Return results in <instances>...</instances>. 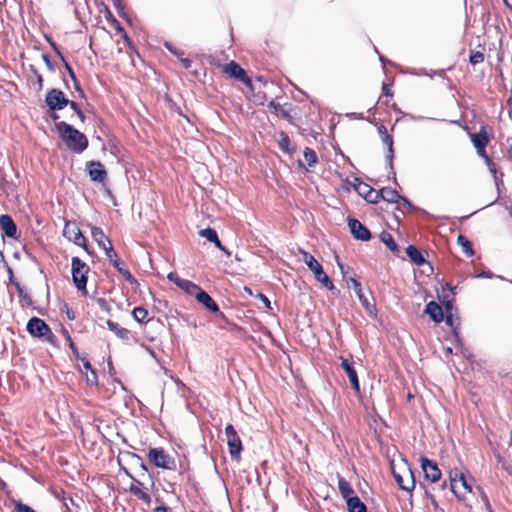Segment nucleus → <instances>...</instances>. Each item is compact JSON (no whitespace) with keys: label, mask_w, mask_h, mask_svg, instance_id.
<instances>
[{"label":"nucleus","mask_w":512,"mask_h":512,"mask_svg":"<svg viewBox=\"0 0 512 512\" xmlns=\"http://www.w3.org/2000/svg\"><path fill=\"white\" fill-rule=\"evenodd\" d=\"M56 129L66 146L75 153L83 152L88 146L87 137L64 121L55 124Z\"/></svg>","instance_id":"f257e3e1"},{"label":"nucleus","mask_w":512,"mask_h":512,"mask_svg":"<svg viewBox=\"0 0 512 512\" xmlns=\"http://www.w3.org/2000/svg\"><path fill=\"white\" fill-rule=\"evenodd\" d=\"M303 256V262L313 272L315 279L320 282L328 290L335 288L333 282L330 280L328 275L324 272L322 265L308 252L301 250Z\"/></svg>","instance_id":"f03ea898"},{"label":"nucleus","mask_w":512,"mask_h":512,"mask_svg":"<svg viewBox=\"0 0 512 512\" xmlns=\"http://www.w3.org/2000/svg\"><path fill=\"white\" fill-rule=\"evenodd\" d=\"M72 278L78 290L86 292L87 285V265L78 257L72 258Z\"/></svg>","instance_id":"7ed1b4c3"},{"label":"nucleus","mask_w":512,"mask_h":512,"mask_svg":"<svg viewBox=\"0 0 512 512\" xmlns=\"http://www.w3.org/2000/svg\"><path fill=\"white\" fill-rule=\"evenodd\" d=\"M91 234L93 239L98 243L99 247L105 251L108 259L110 261H114L118 266V255L114 251L109 238L104 234L103 230L99 227H93L91 229Z\"/></svg>","instance_id":"20e7f679"},{"label":"nucleus","mask_w":512,"mask_h":512,"mask_svg":"<svg viewBox=\"0 0 512 512\" xmlns=\"http://www.w3.org/2000/svg\"><path fill=\"white\" fill-rule=\"evenodd\" d=\"M148 459L156 467L172 469L175 466L174 460L161 448H152L148 453Z\"/></svg>","instance_id":"39448f33"},{"label":"nucleus","mask_w":512,"mask_h":512,"mask_svg":"<svg viewBox=\"0 0 512 512\" xmlns=\"http://www.w3.org/2000/svg\"><path fill=\"white\" fill-rule=\"evenodd\" d=\"M225 435L231 457L239 459L242 451V442L233 425L229 424L226 426Z\"/></svg>","instance_id":"423d86ee"},{"label":"nucleus","mask_w":512,"mask_h":512,"mask_svg":"<svg viewBox=\"0 0 512 512\" xmlns=\"http://www.w3.org/2000/svg\"><path fill=\"white\" fill-rule=\"evenodd\" d=\"M45 102L51 110L55 111L66 107L69 100L61 90L51 89L46 95Z\"/></svg>","instance_id":"0eeeda50"},{"label":"nucleus","mask_w":512,"mask_h":512,"mask_svg":"<svg viewBox=\"0 0 512 512\" xmlns=\"http://www.w3.org/2000/svg\"><path fill=\"white\" fill-rule=\"evenodd\" d=\"M49 328L45 321L38 317H32L27 323V331L37 338H43L49 332Z\"/></svg>","instance_id":"6e6552de"},{"label":"nucleus","mask_w":512,"mask_h":512,"mask_svg":"<svg viewBox=\"0 0 512 512\" xmlns=\"http://www.w3.org/2000/svg\"><path fill=\"white\" fill-rule=\"evenodd\" d=\"M421 468L424 472L425 478L432 483H435L441 478V471L439 470L437 464L426 457H422L421 459Z\"/></svg>","instance_id":"1a4fd4ad"},{"label":"nucleus","mask_w":512,"mask_h":512,"mask_svg":"<svg viewBox=\"0 0 512 512\" xmlns=\"http://www.w3.org/2000/svg\"><path fill=\"white\" fill-rule=\"evenodd\" d=\"M392 472H393L395 481L397 482V484L399 485V487L402 490L410 492L414 489L415 480L413 477V473L411 472V470L409 468H407V467L405 468L404 475H401L400 473L396 472L394 469Z\"/></svg>","instance_id":"9d476101"},{"label":"nucleus","mask_w":512,"mask_h":512,"mask_svg":"<svg viewBox=\"0 0 512 512\" xmlns=\"http://www.w3.org/2000/svg\"><path fill=\"white\" fill-rule=\"evenodd\" d=\"M348 226L352 235L361 241H368L371 238L370 231L357 219H349Z\"/></svg>","instance_id":"9b49d317"},{"label":"nucleus","mask_w":512,"mask_h":512,"mask_svg":"<svg viewBox=\"0 0 512 512\" xmlns=\"http://www.w3.org/2000/svg\"><path fill=\"white\" fill-rule=\"evenodd\" d=\"M87 170L92 181L104 182L107 177V172L99 161L88 162Z\"/></svg>","instance_id":"f8f14e48"},{"label":"nucleus","mask_w":512,"mask_h":512,"mask_svg":"<svg viewBox=\"0 0 512 512\" xmlns=\"http://www.w3.org/2000/svg\"><path fill=\"white\" fill-rule=\"evenodd\" d=\"M341 367L346 372L354 391L356 393H359L360 386H359V381H358V375L353 366V363L349 362L348 359L341 358Z\"/></svg>","instance_id":"ddd939ff"},{"label":"nucleus","mask_w":512,"mask_h":512,"mask_svg":"<svg viewBox=\"0 0 512 512\" xmlns=\"http://www.w3.org/2000/svg\"><path fill=\"white\" fill-rule=\"evenodd\" d=\"M224 71L229 76H231L235 79H238L246 84L250 82L249 78L246 76L245 70L234 61H231L230 63H228L225 66Z\"/></svg>","instance_id":"4468645a"},{"label":"nucleus","mask_w":512,"mask_h":512,"mask_svg":"<svg viewBox=\"0 0 512 512\" xmlns=\"http://www.w3.org/2000/svg\"><path fill=\"white\" fill-rule=\"evenodd\" d=\"M0 229L9 238H16L17 236L16 224L9 215L0 216Z\"/></svg>","instance_id":"2eb2a0df"},{"label":"nucleus","mask_w":512,"mask_h":512,"mask_svg":"<svg viewBox=\"0 0 512 512\" xmlns=\"http://www.w3.org/2000/svg\"><path fill=\"white\" fill-rule=\"evenodd\" d=\"M470 140L473 143L475 149L486 148L490 138L484 126H482L477 133L470 134Z\"/></svg>","instance_id":"dca6fc26"},{"label":"nucleus","mask_w":512,"mask_h":512,"mask_svg":"<svg viewBox=\"0 0 512 512\" xmlns=\"http://www.w3.org/2000/svg\"><path fill=\"white\" fill-rule=\"evenodd\" d=\"M425 313H427L430 316V318L436 323H440L444 320V311L442 307L435 301H430L426 305Z\"/></svg>","instance_id":"f3484780"},{"label":"nucleus","mask_w":512,"mask_h":512,"mask_svg":"<svg viewBox=\"0 0 512 512\" xmlns=\"http://www.w3.org/2000/svg\"><path fill=\"white\" fill-rule=\"evenodd\" d=\"M195 298L197 299V301L200 304L205 306V308L208 309L209 311H211V312L219 311V307H218L217 303L212 299V297L209 294H207L202 289H200V291L197 293Z\"/></svg>","instance_id":"a211bd4d"},{"label":"nucleus","mask_w":512,"mask_h":512,"mask_svg":"<svg viewBox=\"0 0 512 512\" xmlns=\"http://www.w3.org/2000/svg\"><path fill=\"white\" fill-rule=\"evenodd\" d=\"M199 235L201 237L205 238L206 240H208L209 242L214 243L216 245V247L219 248L220 250H225V247L221 244V242L218 238L217 232L214 229H212V228L202 229V230H200Z\"/></svg>","instance_id":"6ab92c4d"},{"label":"nucleus","mask_w":512,"mask_h":512,"mask_svg":"<svg viewBox=\"0 0 512 512\" xmlns=\"http://www.w3.org/2000/svg\"><path fill=\"white\" fill-rule=\"evenodd\" d=\"M460 476H464V474L458 471L457 469L452 470L450 472V486L452 492L455 494L456 497L463 498V493L458 487V480L460 479Z\"/></svg>","instance_id":"aec40b11"},{"label":"nucleus","mask_w":512,"mask_h":512,"mask_svg":"<svg viewBox=\"0 0 512 512\" xmlns=\"http://www.w3.org/2000/svg\"><path fill=\"white\" fill-rule=\"evenodd\" d=\"M107 327L110 331L115 333L120 339L122 340H129L130 338V331L126 328L119 327V325L111 320L107 321Z\"/></svg>","instance_id":"412c9836"},{"label":"nucleus","mask_w":512,"mask_h":512,"mask_svg":"<svg viewBox=\"0 0 512 512\" xmlns=\"http://www.w3.org/2000/svg\"><path fill=\"white\" fill-rule=\"evenodd\" d=\"M338 489L344 499L348 500L353 497L354 490L350 483L340 475H338Z\"/></svg>","instance_id":"4be33fe9"},{"label":"nucleus","mask_w":512,"mask_h":512,"mask_svg":"<svg viewBox=\"0 0 512 512\" xmlns=\"http://www.w3.org/2000/svg\"><path fill=\"white\" fill-rule=\"evenodd\" d=\"M346 502L349 512H367L365 504L357 496L349 498Z\"/></svg>","instance_id":"5701e85b"},{"label":"nucleus","mask_w":512,"mask_h":512,"mask_svg":"<svg viewBox=\"0 0 512 512\" xmlns=\"http://www.w3.org/2000/svg\"><path fill=\"white\" fill-rule=\"evenodd\" d=\"M348 283H351L352 284V287L355 291V293L357 294L360 302L367 308V309H370V304L367 300V298L365 297L363 291H362V287H361V283L358 282L356 279L354 278H349L348 280Z\"/></svg>","instance_id":"b1692460"},{"label":"nucleus","mask_w":512,"mask_h":512,"mask_svg":"<svg viewBox=\"0 0 512 512\" xmlns=\"http://www.w3.org/2000/svg\"><path fill=\"white\" fill-rule=\"evenodd\" d=\"M406 253L415 264L422 265L425 263L422 253L415 246L409 245L406 248Z\"/></svg>","instance_id":"393cba45"},{"label":"nucleus","mask_w":512,"mask_h":512,"mask_svg":"<svg viewBox=\"0 0 512 512\" xmlns=\"http://www.w3.org/2000/svg\"><path fill=\"white\" fill-rule=\"evenodd\" d=\"M381 197L383 200L390 202V203H398L401 196L399 193L392 188H383L380 191Z\"/></svg>","instance_id":"a878e982"},{"label":"nucleus","mask_w":512,"mask_h":512,"mask_svg":"<svg viewBox=\"0 0 512 512\" xmlns=\"http://www.w3.org/2000/svg\"><path fill=\"white\" fill-rule=\"evenodd\" d=\"M138 485H135V484H132L130 487H129V491L136 497H138L139 499H141L142 501L146 502V503H150L151 502V496L144 492L140 487L139 485L141 483L137 482Z\"/></svg>","instance_id":"bb28decb"},{"label":"nucleus","mask_w":512,"mask_h":512,"mask_svg":"<svg viewBox=\"0 0 512 512\" xmlns=\"http://www.w3.org/2000/svg\"><path fill=\"white\" fill-rule=\"evenodd\" d=\"M488 170L491 172L494 178V182L497 187L502 183L503 173H498L495 163L492 161V159H489L485 162Z\"/></svg>","instance_id":"cd10ccee"},{"label":"nucleus","mask_w":512,"mask_h":512,"mask_svg":"<svg viewBox=\"0 0 512 512\" xmlns=\"http://www.w3.org/2000/svg\"><path fill=\"white\" fill-rule=\"evenodd\" d=\"M457 243L462 247V250L466 255L472 256L474 254L472 244L465 236L459 235L457 237Z\"/></svg>","instance_id":"c85d7f7f"},{"label":"nucleus","mask_w":512,"mask_h":512,"mask_svg":"<svg viewBox=\"0 0 512 512\" xmlns=\"http://www.w3.org/2000/svg\"><path fill=\"white\" fill-rule=\"evenodd\" d=\"M381 241L393 252L398 251L397 244L395 243L393 236L388 232H382L380 234Z\"/></svg>","instance_id":"c756f323"},{"label":"nucleus","mask_w":512,"mask_h":512,"mask_svg":"<svg viewBox=\"0 0 512 512\" xmlns=\"http://www.w3.org/2000/svg\"><path fill=\"white\" fill-rule=\"evenodd\" d=\"M303 155L308 167H313L318 162L316 152L311 148H305Z\"/></svg>","instance_id":"7c9ffc66"},{"label":"nucleus","mask_w":512,"mask_h":512,"mask_svg":"<svg viewBox=\"0 0 512 512\" xmlns=\"http://www.w3.org/2000/svg\"><path fill=\"white\" fill-rule=\"evenodd\" d=\"M382 142L387 146L388 148V154H387V159L389 161V165L390 167H392V160H393V154H394V151H393V138L391 135L389 134H385L383 136V138H381Z\"/></svg>","instance_id":"2f4dec72"},{"label":"nucleus","mask_w":512,"mask_h":512,"mask_svg":"<svg viewBox=\"0 0 512 512\" xmlns=\"http://www.w3.org/2000/svg\"><path fill=\"white\" fill-rule=\"evenodd\" d=\"M180 289L185 291L187 294L195 297L201 288L195 283L191 282L190 280H186Z\"/></svg>","instance_id":"473e14b6"},{"label":"nucleus","mask_w":512,"mask_h":512,"mask_svg":"<svg viewBox=\"0 0 512 512\" xmlns=\"http://www.w3.org/2000/svg\"><path fill=\"white\" fill-rule=\"evenodd\" d=\"M132 314L134 319L140 323L145 322L148 318V311L143 307L134 308Z\"/></svg>","instance_id":"72a5a7b5"},{"label":"nucleus","mask_w":512,"mask_h":512,"mask_svg":"<svg viewBox=\"0 0 512 512\" xmlns=\"http://www.w3.org/2000/svg\"><path fill=\"white\" fill-rule=\"evenodd\" d=\"M73 233H74V236L73 237L69 236V239L72 240L76 245L83 247L89 253V250L86 246L85 237L81 234V232L79 230H77V231L73 230Z\"/></svg>","instance_id":"f704fd0d"},{"label":"nucleus","mask_w":512,"mask_h":512,"mask_svg":"<svg viewBox=\"0 0 512 512\" xmlns=\"http://www.w3.org/2000/svg\"><path fill=\"white\" fill-rule=\"evenodd\" d=\"M15 287L17 289L21 301L27 306L31 305L32 299L30 295L24 290V288L19 283H15Z\"/></svg>","instance_id":"c9c22d12"},{"label":"nucleus","mask_w":512,"mask_h":512,"mask_svg":"<svg viewBox=\"0 0 512 512\" xmlns=\"http://www.w3.org/2000/svg\"><path fill=\"white\" fill-rule=\"evenodd\" d=\"M279 146L283 151L287 153H292V149L290 148L289 137L284 132L280 133Z\"/></svg>","instance_id":"e433bc0d"},{"label":"nucleus","mask_w":512,"mask_h":512,"mask_svg":"<svg viewBox=\"0 0 512 512\" xmlns=\"http://www.w3.org/2000/svg\"><path fill=\"white\" fill-rule=\"evenodd\" d=\"M111 262L113 263L114 267H115V268H117V270L119 271V273H120V274H122V275L126 278V280H128V281H129V282H131V283L136 282V280L133 278V276L131 275V273H130L127 269H125V268H123V267L121 266V263H120V260H119V259H118V266L115 264V262H114V261H111Z\"/></svg>","instance_id":"4c0bfd02"},{"label":"nucleus","mask_w":512,"mask_h":512,"mask_svg":"<svg viewBox=\"0 0 512 512\" xmlns=\"http://www.w3.org/2000/svg\"><path fill=\"white\" fill-rule=\"evenodd\" d=\"M446 315L444 317V320L446 322L447 325H449L453 330H454V334L455 336L457 337V332H456V328H454V319H453V316L451 314V306H450V303H447L446 305Z\"/></svg>","instance_id":"58836bf2"},{"label":"nucleus","mask_w":512,"mask_h":512,"mask_svg":"<svg viewBox=\"0 0 512 512\" xmlns=\"http://www.w3.org/2000/svg\"><path fill=\"white\" fill-rule=\"evenodd\" d=\"M458 487L461 490V492L463 493V497L465 496V493L472 491V488L468 484L465 476H460V479L458 480Z\"/></svg>","instance_id":"ea45409f"},{"label":"nucleus","mask_w":512,"mask_h":512,"mask_svg":"<svg viewBox=\"0 0 512 512\" xmlns=\"http://www.w3.org/2000/svg\"><path fill=\"white\" fill-rule=\"evenodd\" d=\"M167 278L173 282L174 284H176L179 288H181L183 286V283H185V281L187 279H183L181 277H179L176 273L174 272H170L167 276Z\"/></svg>","instance_id":"a19ab883"},{"label":"nucleus","mask_w":512,"mask_h":512,"mask_svg":"<svg viewBox=\"0 0 512 512\" xmlns=\"http://www.w3.org/2000/svg\"><path fill=\"white\" fill-rule=\"evenodd\" d=\"M166 47L173 53L175 54L177 57H180V54L178 52H176L175 50L172 49V47L170 45H166ZM181 63L183 64V66L186 68V69H189L191 66H192V61L188 58H179Z\"/></svg>","instance_id":"79ce46f5"},{"label":"nucleus","mask_w":512,"mask_h":512,"mask_svg":"<svg viewBox=\"0 0 512 512\" xmlns=\"http://www.w3.org/2000/svg\"><path fill=\"white\" fill-rule=\"evenodd\" d=\"M15 511L16 512H36L30 506L23 504L21 502H15Z\"/></svg>","instance_id":"37998d69"},{"label":"nucleus","mask_w":512,"mask_h":512,"mask_svg":"<svg viewBox=\"0 0 512 512\" xmlns=\"http://www.w3.org/2000/svg\"><path fill=\"white\" fill-rule=\"evenodd\" d=\"M484 60V55L481 52H475L470 56V62L475 65Z\"/></svg>","instance_id":"c03bdc74"},{"label":"nucleus","mask_w":512,"mask_h":512,"mask_svg":"<svg viewBox=\"0 0 512 512\" xmlns=\"http://www.w3.org/2000/svg\"><path fill=\"white\" fill-rule=\"evenodd\" d=\"M86 381L90 385H93L97 382V375L93 370H91L90 374L86 373Z\"/></svg>","instance_id":"a18cd8bd"},{"label":"nucleus","mask_w":512,"mask_h":512,"mask_svg":"<svg viewBox=\"0 0 512 512\" xmlns=\"http://www.w3.org/2000/svg\"><path fill=\"white\" fill-rule=\"evenodd\" d=\"M43 338H45L52 345H56V336L52 333L50 328L49 332Z\"/></svg>","instance_id":"49530a36"},{"label":"nucleus","mask_w":512,"mask_h":512,"mask_svg":"<svg viewBox=\"0 0 512 512\" xmlns=\"http://www.w3.org/2000/svg\"><path fill=\"white\" fill-rule=\"evenodd\" d=\"M476 152H477L478 156H479V157H481V158L484 160V162H486V161H488L489 159H491V158L488 156V154L486 153L485 148L477 149V150H476Z\"/></svg>","instance_id":"de8ad7c7"},{"label":"nucleus","mask_w":512,"mask_h":512,"mask_svg":"<svg viewBox=\"0 0 512 512\" xmlns=\"http://www.w3.org/2000/svg\"><path fill=\"white\" fill-rule=\"evenodd\" d=\"M382 94L385 95V96H392L393 95L390 85L383 84Z\"/></svg>","instance_id":"09e8293b"},{"label":"nucleus","mask_w":512,"mask_h":512,"mask_svg":"<svg viewBox=\"0 0 512 512\" xmlns=\"http://www.w3.org/2000/svg\"><path fill=\"white\" fill-rule=\"evenodd\" d=\"M269 107L276 113V114H279L281 109H280V105L275 103L274 101H271L269 103Z\"/></svg>","instance_id":"8fccbe9b"},{"label":"nucleus","mask_w":512,"mask_h":512,"mask_svg":"<svg viewBox=\"0 0 512 512\" xmlns=\"http://www.w3.org/2000/svg\"><path fill=\"white\" fill-rule=\"evenodd\" d=\"M42 59H43V60H44V62L46 63L47 67H48L50 70H53V64H52V62H51V60H50L49 56H48V55H46V54H43V55H42Z\"/></svg>","instance_id":"3c124183"},{"label":"nucleus","mask_w":512,"mask_h":512,"mask_svg":"<svg viewBox=\"0 0 512 512\" xmlns=\"http://www.w3.org/2000/svg\"><path fill=\"white\" fill-rule=\"evenodd\" d=\"M259 297L262 300V302L264 303V305L267 308L271 309V303H270L269 299L265 295H263V294H260Z\"/></svg>","instance_id":"603ef678"},{"label":"nucleus","mask_w":512,"mask_h":512,"mask_svg":"<svg viewBox=\"0 0 512 512\" xmlns=\"http://www.w3.org/2000/svg\"><path fill=\"white\" fill-rule=\"evenodd\" d=\"M398 203H401L402 205L404 206H407L409 209H412V204L404 197L401 196V198L399 199V202Z\"/></svg>","instance_id":"864d4df0"},{"label":"nucleus","mask_w":512,"mask_h":512,"mask_svg":"<svg viewBox=\"0 0 512 512\" xmlns=\"http://www.w3.org/2000/svg\"><path fill=\"white\" fill-rule=\"evenodd\" d=\"M34 74H35V76L37 78V83L39 85V89H42V87H43V78H42V76L39 73H37V71H35V70H34Z\"/></svg>","instance_id":"5fc2aeb1"},{"label":"nucleus","mask_w":512,"mask_h":512,"mask_svg":"<svg viewBox=\"0 0 512 512\" xmlns=\"http://www.w3.org/2000/svg\"><path fill=\"white\" fill-rule=\"evenodd\" d=\"M378 133H379V135H380V138H383V136H384L385 134H388V131H387V129H386V127H385V126L380 125V126L378 127Z\"/></svg>","instance_id":"6e6d98bb"},{"label":"nucleus","mask_w":512,"mask_h":512,"mask_svg":"<svg viewBox=\"0 0 512 512\" xmlns=\"http://www.w3.org/2000/svg\"><path fill=\"white\" fill-rule=\"evenodd\" d=\"M62 334L68 343L72 342L71 336L66 329H62Z\"/></svg>","instance_id":"4d7b16f0"},{"label":"nucleus","mask_w":512,"mask_h":512,"mask_svg":"<svg viewBox=\"0 0 512 512\" xmlns=\"http://www.w3.org/2000/svg\"><path fill=\"white\" fill-rule=\"evenodd\" d=\"M154 512H170V509L166 506H159L154 509Z\"/></svg>","instance_id":"13d9d810"},{"label":"nucleus","mask_w":512,"mask_h":512,"mask_svg":"<svg viewBox=\"0 0 512 512\" xmlns=\"http://www.w3.org/2000/svg\"><path fill=\"white\" fill-rule=\"evenodd\" d=\"M411 120H414V121H423L425 119H427L426 117L424 116H421V115H410L409 116Z\"/></svg>","instance_id":"bf43d9fd"},{"label":"nucleus","mask_w":512,"mask_h":512,"mask_svg":"<svg viewBox=\"0 0 512 512\" xmlns=\"http://www.w3.org/2000/svg\"><path fill=\"white\" fill-rule=\"evenodd\" d=\"M146 350H147V351H148V353H149L153 358H155V359H156V361L161 365V362H160V360L156 357L155 352H154L152 349L148 348V347H146Z\"/></svg>","instance_id":"052dcab7"},{"label":"nucleus","mask_w":512,"mask_h":512,"mask_svg":"<svg viewBox=\"0 0 512 512\" xmlns=\"http://www.w3.org/2000/svg\"><path fill=\"white\" fill-rule=\"evenodd\" d=\"M68 105H70V107L77 113V110H80L78 108V105L77 103H75L74 101H69Z\"/></svg>","instance_id":"680f3d73"},{"label":"nucleus","mask_w":512,"mask_h":512,"mask_svg":"<svg viewBox=\"0 0 512 512\" xmlns=\"http://www.w3.org/2000/svg\"><path fill=\"white\" fill-rule=\"evenodd\" d=\"M83 366L86 369V371H90L91 372L92 368H91V364L89 363V361L84 360L83 361Z\"/></svg>","instance_id":"e2e57ef3"},{"label":"nucleus","mask_w":512,"mask_h":512,"mask_svg":"<svg viewBox=\"0 0 512 512\" xmlns=\"http://www.w3.org/2000/svg\"><path fill=\"white\" fill-rule=\"evenodd\" d=\"M68 344H69V347L71 348V350L73 351V353H74L75 355H78V350H77V348H76V346H75L74 342L72 341V342H70V343H68Z\"/></svg>","instance_id":"0e129e2a"},{"label":"nucleus","mask_w":512,"mask_h":512,"mask_svg":"<svg viewBox=\"0 0 512 512\" xmlns=\"http://www.w3.org/2000/svg\"><path fill=\"white\" fill-rule=\"evenodd\" d=\"M77 115L80 118V120L83 122L85 119V116L81 110H77Z\"/></svg>","instance_id":"69168bd1"},{"label":"nucleus","mask_w":512,"mask_h":512,"mask_svg":"<svg viewBox=\"0 0 512 512\" xmlns=\"http://www.w3.org/2000/svg\"><path fill=\"white\" fill-rule=\"evenodd\" d=\"M482 498H483V500H484V502H485L486 506H487V507H490L489 500H488L487 496H486L484 493H483Z\"/></svg>","instance_id":"338daca9"},{"label":"nucleus","mask_w":512,"mask_h":512,"mask_svg":"<svg viewBox=\"0 0 512 512\" xmlns=\"http://www.w3.org/2000/svg\"><path fill=\"white\" fill-rule=\"evenodd\" d=\"M507 154H508V158L512 161V145L509 147Z\"/></svg>","instance_id":"774afa93"}]
</instances>
